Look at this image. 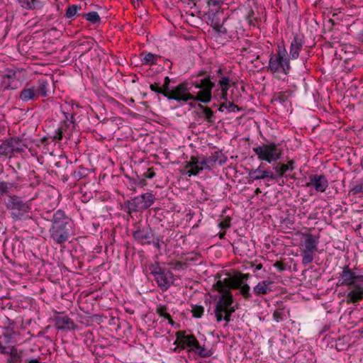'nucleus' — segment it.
Returning a JSON list of instances; mask_svg holds the SVG:
<instances>
[{
  "instance_id": "nucleus-1",
  "label": "nucleus",
  "mask_w": 363,
  "mask_h": 363,
  "mask_svg": "<svg viewBox=\"0 0 363 363\" xmlns=\"http://www.w3.org/2000/svg\"><path fill=\"white\" fill-rule=\"evenodd\" d=\"M215 84L210 77L196 80L192 84L183 82L176 86L171 91L167 92L165 97L169 100L186 103L189 101H199L208 104L212 99V89Z\"/></svg>"
},
{
  "instance_id": "nucleus-2",
  "label": "nucleus",
  "mask_w": 363,
  "mask_h": 363,
  "mask_svg": "<svg viewBox=\"0 0 363 363\" xmlns=\"http://www.w3.org/2000/svg\"><path fill=\"white\" fill-rule=\"evenodd\" d=\"M50 218L52 225L49 229L50 237L55 243L62 245L73 234V220L62 210L54 212Z\"/></svg>"
},
{
  "instance_id": "nucleus-3",
  "label": "nucleus",
  "mask_w": 363,
  "mask_h": 363,
  "mask_svg": "<svg viewBox=\"0 0 363 363\" xmlns=\"http://www.w3.org/2000/svg\"><path fill=\"white\" fill-rule=\"evenodd\" d=\"M340 286L351 287L347 298L352 303H357L361 301L363 292V274H357L348 265L342 267L340 273Z\"/></svg>"
},
{
  "instance_id": "nucleus-4",
  "label": "nucleus",
  "mask_w": 363,
  "mask_h": 363,
  "mask_svg": "<svg viewBox=\"0 0 363 363\" xmlns=\"http://www.w3.org/2000/svg\"><path fill=\"white\" fill-rule=\"evenodd\" d=\"M290 60L284 45H279L277 53L270 54L269 63L266 69L273 74L288 75L291 69Z\"/></svg>"
},
{
  "instance_id": "nucleus-5",
  "label": "nucleus",
  "mask_w": 363,
  "mask_h": 363,
  "mask_svg": "<svg viewBox=\"0 0 363 363\" xmlns=\"http://www.w3.org/2000/svg\"><path fill=\"white\" fill-rule=\"evenodd\" d=\"M6 208L11 211V216L15 220H25L30 218V205L14 195H8L4 201Z\"/></svg>"
},
{
  "instance_id": "nucleus-6",
  "label": "nucleus",
  "mask_w": 363,
  "mask_h": 363,
  "mask_svg": "<svg viewBox=\"0 0 363 363\" xmlns=\"http://www.w3.org/2000/svg\"><path fill=\"white\" fill-rule=\"evenodd\" d=\"M155 196L151 192H146L124 202L122 209L128 215L143 211L149 208L155 201Z\"/></svg>"
},
{
  "instance_id": "nucleus-7",
  "label": "nucleus",
  "mask_w": 363,
  "mask_h": 363,
  "mask_svg": "<svg viewBox=\"0 0 363 363\" xmlns=\"http://www.w3.org/2000/svg\"><path fill=\"white\" fill-rule=\"evenodd\" d=\"M150 274L153 276L157 286L162 291H167L174 284V278L173 273L162 267L159 262H155L149 265Z\"/></svg>"
},
{
  "instance_id": "nucleus-8",
  "label": "nucleus",
  "mask_w": 363,
  "mask_h": 363,
  "mask_svg": "<svg viewBox=\"0 0 363 363\" xmlns=\"http://www.w3.org/2000/svg\"><path fill=\"white\" fill-rule=\"evenodd\" d=\"M25 72L21 68L6 69L1 76L2 90H16L21 88L25 78Z\"/></svg>"
},
{
  "instance_id": "nucleus-9",
  "label": "nucleus",
  "mask_w": 363,
  "mask_h": 363,
  "mask_svg": "<svg viewBox=\"0 0 363 363\" xmlns=\"http://www.w3.org/2000/svg\"><path fill=\"white\" fill-rule=\"evenodd\" d=\"M253 151L259 160L272 162L279 160L282 157V150L279 145L275 143H269L253 147Z\"/></svg>"
},
{
  "instance_id": "nucleus-10",
  "label": "nucleus",
  "mask_w": 363,
  "mask_h": 363,
  "mask_svg": "<svg viewBox=\"0 0 363 363\" xmlns=\"http://www.w3.org/2000/svg\"><path fill=\"white\" fill-rule=\"evenodd\" d=\"M135 228V230L133 232L132 235L136 242L142 245H152L158 250L161 249L160 238L155 234L153 230L149 225L142 227L137 225Z\"/></svg>"
},
{
  "instance_id": "nucleus-11",
  "label": "nucleus",
  "mask_w": 363,
  "mask_h": 363,
  "mask_svg": "<svg viewBox=\"0 0 363 363\" xmlns=\"http://www.w3.org/2000/svg\"><path fill=\"white\" fill-rule=\"evenodd\" d=\"M319 243V236H315L310 233L304 235L303 248L301 250L302 264L304 266L311 263L313 260L314 252L317 250V246Z\"/></svg>"
},
{
  "instance_id": "nucleus-12",
  "label": "nucleus",
  "mask_w": 363,
  "mask_h": 363,
  "mask_svg": "<svg viewBox=\"0 0 363 363\" xmlns=\"http://www.w3.org/2000/svg\"><path fill=\"white\" fill-rule=\"evenodd\" d=\"M223 286L216 288L217 291L220 293V296L216 302L214 313H223L234 303V297L230 291L228 289H223Z\"/></svg>"
},
{
  "instance_id": "nucleus-13",
  "label": "nucleus",
  "mask_w": 363,
  "mask_h": 363,
  "mask_svg": "<svg viewBox=\"0 0 363 363\" xmlns=\"http://www.w3.org/2000/svg\"><path fill=\"white\" fill-rule=\"evenodd\" d=\"M249 274H241L239 276L233 277L225 278L223 281L218 280L216 284V287L223 286V289H238L242 286L248 279Z\"/></svg>"
},
{
  "instance_id": "nucleus-14",
  "label": "nucleus",
  "mask_w": 363,
  "mask_h": 363,
  "mask_svg": "<svg viewBox=\"0 0 363 363\" xmlns=\"http://www.w3.org/2000/svg\"><path fill=\"white\" fill-rule=\"evenodd\" d=\"M20 337V333H10L0 330V353H6V350L15 346Z\"/></svg>"
},
{
  "instance_id": "nucleus-15",
  "label": "nucleus",
  "mask_w": 363,
  "mask_h": 363,
  "mask_svg": "<svg viewBox=\"0 0 363 363\" xmlns=\"http://www.w3.org/2000/svg\"><path fill=\"white\" fill-rule=\"evenodd\" d=\"M54 320L56 328L60 330L69 331L77 328V325L65 313H57Z\"/></svg>"
},
{
  "instance_id": "nucleus-16",
  "label": "nucleus",
  "mask_w": 363,
  "mask_h": 363,
  "mask_svg": "<svg viewBox=\"0 0 363 363\" xmlns=\"http://www.w3.org/2000/svg\"><path fill=\"white\" fill-rule=\"evenodd\" d=\"M304 43V37L302 35L294 34L290 41L288 57L292 60L298 59Z\"/></svg>"
},
{
  "instance_id": "nucleus-17",
  "label": "nucleus",
  "mask_w": 363,
  "mask_h": 363,
  "mask_svg": "<svg viewBox=\"0 0 363 363\" xmlns=\"http://www.w3.org/2000/svg\"><path fill=\"white\" fill-rule=\"evenodd\" d=\"M306 186H312L318 192H324L328 187V181L324 174H311Z\"/></svg>"
},
{
  "instance_id": "nucleus-18",
  "label": "nucleus",
  "mask_w": 363,
  "mask_h": 363,
  "mask_svg": "<svg viewBox=\"0 0 363 363\" xmlns=\"http://www.w3.org/2000/svg\"><path fill=\"white\" fill-rule=\"evenodd\" d=\"M177 337L181 348L182 350L187 349L189 352H191V349L197 340L194 335H185L184 333L181 331L177 333Z\"/></svg>"
},
{
  "instance_id": "nucleus-19",
  "label": "nucleus",
  "mask_w": 363,
  "mask_h": 363,
  "mask_svg": "<svg viewBox=\"0 0 363 363\" xmlns=\"http://www.w3.org/2000/svg\"><path fill=\"white\" fill-rule=\"evenodd\" d=\"M249 178L254 180H259L269 178L271 180L276 179V176L274 175V172L268 170H263L261 169V166L258 167L255 169H251L248 172Z\"/></svg>"
},
{
  "instance_id": "nucleus-20",
  "label": "nucleus",
  "mask_w": 363,
  "mask_h": 363,
  "mask_svg": "<svg viewBox=\"0 0 363 363\" xmlns=\"http://www.w3.org/2000/svg\"><path fill=\"white\" fill-rule=\"evenodd\" d=\"M19 99L23 102L38 99L35 86L26 84L19 94Z\"/></svg>"
},
{
  "instance_id": "nucleus-21",
  "label": "nucleus",
  "mask_w": 363,
  "mask_h": 363,
  "mask_svg": "<svg viewBox=\"0 0 363 363\" xmlns=\"http://www.w3.org/2000/svg\"><path fill=\"white\" fill-rule=\"evenodd\" d=\"M6 353H0L6 355V363H21L23 360V351L15 346L6 350Z\"/></svg>"
},
{
  "instance_id": "nucleus-22",
  "label": "nucleus",
  "mask_w": 363,
  "mask_h": 363,
  "mask_svg": "<svg viewBox=\"0 0 363 363\" xmlns=\"http://www.w3.org/2000/svg\"><path fill=\"white\" fill-rule=\"evenodd\" d=\"M208 163L211 169L216 167V164L223 165L227 162V157L220 150L215 151L210 156H206Z\"/></svg>"
},
{
  "instance_id": "nucleus-23",
  "label": "nucleus",
  "mask_w": 363,
  "mask_h": 363,
  "mask_svg": "<svg viewBox=\"0 0 363 363\" xmlns=\"http://www.w3.org/2000/svg\"><path fill=\"white\" fill-rule=\"evenodd\" d=\"M35 87L36 94L39 97H48L50 94V84L47 79L40 78L37 81Z\"/></svg>"
},
{
  "instance_id": "nucleus-24",
  "label": "nucleus",
  "mask_w": 363,
  "mask_h": 363,
  "mask_svg": "<svg viewBox=\"0 0 363 363\" xmlns=\"http://www.w3.org/2000/svg\"><path fill=\"white\" fill-rule=\"evenodd\" d=\"M273 281L264 280L259 282L253 289L256 295L267 294L272 291Z\"/></svg>"
},
{
  "instance_id": "nucleus-25",
  "label": "nucleus",
  "mask_w": 363,
  "mask_h": 363,
  "mask_svg": "<svg viewBox=\"0 0 363 363\" xmlns=\"http://www.w3.org/2000/svg\"><path fill=\"white\" fill-rule=\"evenodd\" d=\"M233 21H234L233 18H225L222 23L215 22V26H213L212 28L216 33L226 35L233 31V29L229 27V24Z\"/></svg>"
},
{
  "instance_id": "nucleus-26",
  "label": "nucleus",
  "mask_w": 363,
  "mask_h": 363,
  "mask_svg": "<svg viewBox=\"0 0 363 363\" xmlns=\"http://www.w3.org/2000/svg\"><path fill=\"white\" fill-rule=\"evenodd\" d=\"M20 6L27 10L41 9L44 4L39 0H16Z\"/></svg>"
},
{
  "instance_id": "nucleus-27",
  "label": "nucleus",
  "mask_w": 363,
  "mask_h": 363,
  "mask_svg": "<svg viewBox=\"0 0 363 363\" xmlns=\"http://www.w3.org/2000/svg\"><path fill=\"white\" fill-rule=\"evenodd\" d=\"M72 123H66L62 121L60 123V126L57 128L52 133V135H50V138L52 139V140H61L63 138V134L67 132L69 126Z\"/></svg>"
},
{
  "instance_id": "nucleus-28",
  "label": "nucleus",
  "mask_w": 363,
  "mask_h": 363,
  "mask_svg": "<svg viewBox=\"0 0 363 363\" xmlns=\"http://www.w3.org/2000/svg\"><path fill=\"white\" fill-rule=\"evenodd\" d=\"M96 42L94 40H82L80 41L77 45L78 49L81 52L80 57L86 55L89 52H91L93 50V47L94 46Z\"/></svg>"
},
{
  "instance_id": "nucleus-29",
  "label": "nucleus",
  "mask_w": 363,
  "mask_h": 363,
  "mask_svg": "<svg viewBox=\"0 0 363 363\" xmlns=\"http://www.w3.org/2000/svg\"><path fill=\"white\" fill-rule=\"evenodd\" d=\"M142 65H154L157 64L158 60L160 58V55L153 54L152 52H143L141 53Z\"/></svg>"
},
{
  "instance_id": "nucleus-30",
  "label": "nucleus",
  "mask_w": 363,
  "mask_h": 363,
  "mask_svg": "<svg viewBox=\"0 0 363 363\" xmlns=\"http://www.w3.org/2000/svg\"><path fill=\"white\" fill-rule=\"evenodd\" d=\"M233 250L235 252H238L240 255L241 254H247L248 247V241L245 239L240 238L235 240L233 245Z\"/></svg>"
},
{
  "instance_id": "nucleus-31",
  "label": "nucleus",
  "mask_w": 363,
  "mask_h": 363,
  "mask_svg": "<svg viewBox=\"0 0 363 363\" xmlns=\"http://www.w3.org/2000/svg\"><path fill=\"white\" fill-rule=\"evenodd\" d=\"M3 325L0 327V330L4 331H10V333H19L18 330V327L14 322V320L9 318L8 317H5V318L2 320Z\"/></svg>"
},
{
  "instance_id": "nucleus-32",
  "label": "nucleus",
  "mask_w": 363,
  "mask_h": 363,
  "mask_svg": "<svg viewBox=\"0 0 363 363\" xmlns=\"http://www.w3.org/2000/svg\"><path fill=\"white\" fill-rule=\"evenodd\" d=\"M12 141H14L13 138H10L2 142V143L0 145L1 155L8 156L12 155Z\"/></svg>"
},
{
  "instance_id": "nucleus-33",
  "label": "nucleus",
  "mask_w": 363,
  "mask_h": 363,
  "mask_svg": "<svg viewBox=\"0 0 363 363\" xmlns=\"http://www.w3.org/2000/svg\"><path fill=\"white\" fill-rule=\"evenodd\" d=\"M156 313L160 316L169 320V323L171 325H174L175 323L172 319L169 313H167V308L164 305H159L156 308Z\"/></svg>"
},
{
  "instance_id": "nucleus-34",
  "label": "nucleus",
  "mask_w": 363,
  "mask_h": 363,
  "mask_svg": "<svg viewBox=\"0 0 363 363\" xmlns=\"http://www.w3.org/2000/svg\"><path fill=\"white\" fill-rule=\"evenodd\" d=\"M197 106L199 109L203 111L204 118L206 120L207 122L210 123H214V113L213 111L208 107L204 106L203 105L201 104H198Z\"/></svg>"
},
{
  "instance_id": "nucleus-35",
  "label": "nucleus",
  "mask_w": 363,
  "mask_h": 363,
  "mask_svg": "<svg viewBox=\"0 0 363 363\" xmlns=\"http://www.w3.org/2000/svg\"><path fill=\"white\" fill-rule=\"evenodd\" d=\"M14 141H12V154L21 153L24 150V147H27V146L22 143V140L19 138H13Z\"/></svg>"
},
{
  "instance_id": "nucleus-36",
  "label": "nucleus",
  "mask_w": 363,
  "mask_h": 363,
  "mask_svg": "<svg viewBox=\"0 0 363 363\" xmlns=\"http://www.w3.org/2000/svg\"><path fill=\"white\" fill-rule=\"evenodd\" d=\"M81 9H82L81 5L73 4V5L69 6L67 7L65 14V18H72V17H74L75 16H82V14L78 13V11L80 10Z\"/></svg>"
},
{
  "instance_id": "nucleus-37",
  "label": "nucleus",
  "mask_w": 363,
  "mask_h": 363,
  "mask_svg": "<svg viewBox=\"0 0 363 363\" xmlns=\"http://www.w3.org/2000/svg\"><path fill=\"white\" fill-rule=\"evenodd\" d=\"M15 186V182H0V198L5 194H8Z\"/></svg>"
},
{
  "instance_id": "nucleus-38",
  "label": "nucleus",
  "mask_w": 363,
  "mask_h": 363,
  "mask_svg": "<svg viewBox=\"0 0 363 363\" xmlns=\"http://www.w3.org/2000/svg\"><path fill=\"white\" fill-rule=\"evenodd\" d=\"M273 169L276 172V173H274V175L276 176L275 180H277L278 179L284 177V174L288 171V165L277 163L276 165L273 167Z\"/></svg>"
},
{
  "instance_id": "nucleus-39",
  "label": "nucleus",
  "mask_w": 363,
  "mask_h": 363,
  "mask_svg": "<svg viewBox=\"0 0 363 363\" xmlns=\"http://www.w3.org/2000/svg\"><path fill=\"white\" fill-rule=\"evenodd\" d=\"M82 17L85 18L86 21L92 24L100 23L101 18L97 12L91 11L87 13H82Z\"/></svg>"
},
{
  "instance_id": "nucleus-40",
  "label": "nucleus",
  "mask_w": 363,
  "mask_h": 363,
  "mask_svg": "<svg viewBox=\"0 0 363 363\" xmlns=\"http://www.w3.org/2000/svg\"><path fill=\"white\" fill-rule=\"evenodd\" d=\"M88 174V169L83 167H79L78 169L73 171L71 173L72 177L76 181H79L84 178Z\"/></svg>"
},
{
  "instance_id": "nucleus-41",
  "label": "nucleus",
  "mask_w": 363,
  "mask_h": 363,
  "mask_svg": "<svg viewBox=\"0 0 363 363\" xmlns=\"http://www.w3.org/2000/svg\"><path fill=\"white\" fill-rule=\"evenodd\" d=\"M224 108L228 110L230 112H235V110H239V108L237 105L234 104L233 102L225 101V102L220 104L218 111L223 112Z\"/></svg>"
},
{
  "instance_id": "nucleus-42",
  "label": "nucleus",
  "mask_w": 363,
  "mask_h": 363,
  "mask_svg": "<svg viewBox=\"0 0 363 363\" xmlns=\"http://www.w3.org/2000/svg\"><path fill=\"white\" fill-rule=\"evenodd\" d=\"M350 194L357 195L363 193V179L356 182V184L350 189Z\"/></svg>"
},
{
  "instance_id": "nucleus-43",
  "label": "nucleus",
  "mask_w": 363,
  "mask_h": 363,
  "mask_svg": "<svg viewBox=\"0 0 363 363\" xmlns=\"http://www.w3.org/2000/svg\"><path fill=\"white\" fill-rule=\"evenodd\" d=\"M204 312V308L202 306L191 305L192 316L196 318L202 317Z\"/></svg>"
},
{
  "instance_id": "nucleus-44",
  "label": "nucleus",
  "mask_w": 363,
  "mask_h": 363,
  "mask_svg": "<svg viewBox=\"0 0 363 363\" xmlns=\"http://www.w3.org/2000/svg\"><path fill=\"white\" fill-rule=\"evenodd\" d=\"M231 315L232 314L228 312L215 313L216 320L218 323L223 320H225L227 323H230L231 321Z\"/></svg>"
},
{
  "instance_id": "nucleus-45",
  "label": "nucleus",
  "mask_w": 363,
  "mask_h": 363,
  "mask_svg": "<svg viewBox=\"0 0 363 363\" xmlns=\"http://www.w3.org/2000/svg\"><path fill=\"white\" fill-rule=\"evenodd\" d=\"M62 113L65 116V120L63 121L69 123H72V128H75L76 126V121L74 118V116L73 113H68L67 111H65L63 108H62Z\"/></svg>"
},
{
  "instance_id": "nucleus-46",
  "label": "nucleus",
  "mask_w": 363,
  "mask_h": 363,
  "mask_svg": "<svg viewBox=\"0 0 363 363\" xmlns=\"http://www.w3.org/2000/svg\"><path fill=\"white\" fill-rule=\"evenodd\" d=\"M200 357L207 358L210 357L213 354V352L211 350L207 349L204 345L201 346L199 351L196 354Z\"/></svg>"
},
{
  "instance_id": "nucleus-47",
  "label": "nucleus",
  "mask_w": 363,
  "mask_h": 363,
  "mask_svg": "<svg viewBox=\"0 0 363 363\" xmlns=\"http://www.w3.org/2000/svg\"><path fill=\"white\" fill-rule=\"evenodd\" d=\"M231 81L232 80L228 77L221 75L218 81V84L220 88H223L225 90V89L230 88V83L231 82Z\"/></svg>"
},
{
  "instance_id": "nucleus-48",
  "label": "nucleus",
  "mask_w": 363,
  "mask_h": 363,
  "mask_svg": "<svg viewBox=\"0 0 363 363\" xmlns=\"http://www.w3.org/2000/svg\"><path fill=\"white\" fill-rule=\"evenodd\" d=\"M239 289L240 293L242 295V296L245 298H249L251 296V294L250 292V287L247 284H245V282L242 284V286L240 287Z\"/></svg>"
},
{
  "instance_id": "nucleus-49",
  "label": "nucleus",
  "mask_w": 363,
  "mask_h": 363,
  "mask_svg": "<svg viewBox=\"0 0 363 363\" xmlns=\"http://www.w3.org/2000/svg\"><path fill=\"white\" fill-rule=\"evenodd\" d=\"M150 87L151 91L157 94H162L164 96H165V94L167 96L168 91L163 90V89L160 86V83L150 84Z\"/></svg>"
},
{
  "instance_id": "nucleus-50",
  "label": "nucleus",
  "mask_w": 363,
  "mask_h": 363,
  "mask_svg": "<svg viewBox=\"0 0 363 363\" xmlns=\"http://www.w3.org/2000/svg\"><path fill=\"white\" fill-rule=\"evenodd\" d=\"M203 169V167H201L199 164L195 165L193 168L186 172V174L188 177L196 176Z\"/></svg>"
},
{
  "instance_id": "nucleus-51",
  "label": "nucleus",
  "mask_w": 363,
  "mask_h": 363,
  "mask_svg": "<svg viewBox=\"0 0 363 363\" xmlns=\"http://www.w3.org/2000/svg\"><path fill=\"white\" fill-rule=\"evenodd\" d=\"M218 13L217 12H214V11H212L211 13L208 12V21H211V27H213V26H215V22L220 23V21L218 17Z\"/></svg>"
},
{
  "instance_id": "nucleus-52",
  "label": "nucleus",
  "mask_w": 363,
  "mask_h": 363,
  "mask_svg": "<svg viewBox=\"0 0 363 363\" xmlns=\"http://www.w3.org/2000/svg\"><path fill=\"white\" fill-rule=\"evenodd\" d=\"M101 52H102V50H99L97 49H94L91 51V52L90 53L92 58H91V60L96 62V63H100L101 60Z\"/></svg>"
},
{
  "instance_id": "nucleus-53",
  "label": "nucleus",
  "mask_w": 363,
  "mask_h": 363,
  "mask_svg": "<svg viewBox=\"0 0 363 363\" xmlns=\"http://www.w3.org/2000/svg\"><path fill=\"white\" fill-rule=\"evenodd\" d=\"M288 100H289L288 95L283 91L279 92L275 99V101H279L281 104H283V105L285 104V103L286 101H288Z\"/></svg>"
},
{
  "instance_id": "nucleus-54",
  "label": "nucleus",
  "mask_w": 363,
  "mask_h": 363,
  "mask_svg": "<svg viewBox=\"0 0 363 363\" xmlns=\"http://www.w3.org/2000/svg\"><path fill=\"white\" fill-rule=\"evenodd\" d=\"M133 184H135L136 186L139 187H144L147 185V182L145 179V178H143V177L137 176L135 179H133Z\"/></svg>"
},
{
  "instance_id": "nucleus-55",
  "label": "nucleus",
  "mask_w": 363,
  "mask_h": 363,
  "mask_svg": "<svg viewBox=\"0 0 363 363\" xmlns=\"http://www.w3.org/2000/svg\"><path fill=\"white\" fill-rule=\"evenodd\" d=\"M231 218L230 217H225L218 223V226L221 229H227L230 226Z\"/></svg>"
},
{
  "instance_id": "nucleus-56",
  "label": "nucleus",
  "mask_w": 363,
  "mask_h": 363,
  "mask_svg": "<svg viewBox=\"0 0 363 363\" xmlns=\"http://www.w3.org/2000/svg\"><path fill=\"white\" fill-rule=\"evenodd\" d=\"M199 159L200 160H199V164L201 165V167H203V169H211L209 164L208 163L206 156H202L201 157H199Z\"/></svg>"
},
{
  "instance_id": "nucleus-57",
  "label": "nucleus",
  "mask_w": 363,
  "mask_h": 363,
  "mask_svg": "<svg viewBox=\"0 0 363 363\" xmlns=\"http://www.w3.org/2000/svg\"><path fill=\"white\" fill-rule=\"evenodd\" d=\"M225 0H206L207 5L211 7H220Z\"/></svg>"
},
{
  "instance_id": "nucleus-58",
  "label": "nucleus",
  "mask_w": 363,
  "mask_h": 363,
  "mask_svg": "<svg viewBox=\"0 0 363 363\" xmlns=\"http://www.w3.org/2000/svg\"><path fill=\"white\" fill-rule=\"evenodd\" d=\"M199 164V159L191 157L190 161L186 162L185 168H193L195 165Z\"/></svg>"
},
{
  "instance_id": "nucleus-59",
  "label": "nucleus",
  "mask_w": 363,
  "mask_h": 363,
  "mask_svg": "<svg viewBox=\"0 0 363 363\" xmlns=\"http://www.w3.org/2000/svg\"><path fill=\"white\" fill-rule=\"evenodd\" d=\"M229 89H225L224 90L223 88H220V93L217 94L218 99L220 100H225L227 101V95H228V91Z\"/></svg>"
},
{
  "instance_id": "nucleus-60",
  "label": "nucleus",
  "mask_w": 363,
  "mask_h": 363,
  "mask_svg": "<svg viewBox=\"0 0 363 363\" xmlns=\"http://www.w3.org/2000/svg\"><path fill=\"white\" fill-rule=\"evenodd\" d=\"M141 176L146 180V179H152L155 176V173L152 171V169H148Z\"/></svg>"
},
{
  "instance_id": "nucleus-61",
  "label": "nucleus",
  "mask_w": 363,
  "mask_h": 363,
  "mask_svg": "<svg viewBox=\"0 0 363 363\" xmlns=\"http://www.w3.org/2000/svg\"><path fill=\"white\" fill-rule=\"evenodd\" d=\"M170 82H171V79H169V77H165L164 84H163V88H162L163 90L167 91H171V90L169 89Z\"/></svg>"
},
{
  "instance_id": "nucleus-62",
  "label": "nucleus",
  "mask_w": 363,
  "mask_h": 363,
  "mask_svg": "<svg viewBox=\"0 0 363 363\" xmlns=\"http://www.w3.org/2000/svg\"><path fill=\"white\" fill-rule=\"evenodd\" d=\"M238 309V303H234L233 304H232L230 306H229V308H228L225 312H228L231 314H233V313L235 312L236 310Z\"/></svg>"
},
{
  "instance_id": "nucleus-63",
  "label": "nucleus",
  "mask_w": 363,
  "mask_h": 363,
  "mask_svg": "<svg viewBox=\"0 0 363 363\" xmlns=\"http://www.w3.org/2000/svg\"><path fill=\"white\" fill-rule=\"evenodd\" d=\"M170 266H172L174 269H180L183 265L184 263L181 261H176L175 262L169 264Z\"/></svg>"
},
{
  "instance_id": "nucleus-64",
  "label": "nucleus",
  "mask_w": 363,
  "mask_h": 363,
  "mask_svg": "<svg viewBox=\"0 0 363 363\" xmlns=\"http://www.w3.org/2000/svg\"><path fill=\"white\" fill-rule=\"evenodd\" d=\"M201 346V345L199 344V342L197 340L196 341V344H194V346L191 349V352H194V354H196Z\"/></svg>"
}]
</instances>
